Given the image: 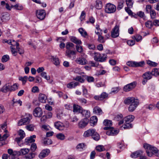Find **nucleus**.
<instances>
[{"instance_id": "48", "label": "nucleus", "mask_w": 159, "mask_h": 159, "mask_svg": "<svg viewBox=\"0 0 159 159\" xmlns=\"http://www.w3.org/2000/svg\"><path fill=\"white\" fill-rule=\"evenodd\" d=\"M152 7L150 5H148L146 6V11L147 13H149L151 11H152Z\"/></svg>"}, {"instance_id": "62", "label": "nucleus", "mask_w": 159, "mask_h": 159, "mask_svg": "<svg viewBox=\"0 0 159 159\" xmlns=\"http://www.w3.org/2000/svg\"><path fill=\"white\" fill-rule=\"evenodd\" d=\"M129 8L128 7H125V10L129 15L133 16V13Z\"/></svg>"}, {"instance_id": "55", "label": "nucleus", "mask_w": 159, "mask_h": 159, "mask_svg": "<svg viewBox=\"0 0 159 159\" xmlns=\"http://www.w3.org/2000/svg\"><path fill=\"white\" fill-rule=\"evenodd\" d=\"M147 63L151 66H156L157 65V63L154 62L150 60H148L147 61Z\"/></svg>"}, {"instance_id": "41", "label": "nucleus", "mask_w": 159, "mask_h": 159, "mask_svg": "<svg viewBox=\"0 0 159 159\" xmlns=\"http://www.w3.org/2000/svg\"><path fill=\"white\" fill-rule=\"evenodd\" d=\"M43 143L45 145H50L52 143V141L51 139H45L43 141Z\"/></svg>"}, {"instance_id": "32", "label": "nucleus", "mask_w": 159, "mask_h": 159, "mask_svg": "<svg viewBox=\"0 0 159 159\" xmlns=\"http://www.w3.org/2000/svg\"><path fill=\"white\" fill-rule=\"evenodd\" d=\"M152 74L151 72H147L144 73L143 77V78L146 80H150L152 78Z\"/></svg>"}, {"instance_id": "29", "label": "nucleus", "mask_w": 159, "mask_h": 159, "mask_svg": "<svg viewBox=\"0 0 159 159\" xmlns=\"http://www.w3.org/2000/svg\"><path fill=\"white\" fill-rule=\"evenodd\" d=\"M73 107L74 112H80L82 110V108L80 106L75 104L73 105Z\"/></svg>"}, {"instance_id": "58", "label": "nucleus", "mask_w": 159, "mask_h": 159, "mask_svg": "<svg viewBox=\"0 0 159 159\" xmlns=\"http://www.w3.org/2000/svg\"><path fill=\"white\" fill-rule=\"evenodd\" d=\"M146 27L149 28H151L153 25V24L151 21H148L145 23Z\"/></svg>"}, {"instance_id": "30", "label": "nucleus", "mask_w": 159, "mask_h": 159, "mask_svg": "<svg viewBox=\"0 0 159 159\" xmlns=\"http://www.w3.org/2000/svg\"><path fill=\"white\" fill-rule=\"evenodd\" d=\"M2 43H7L9 45H11L12 46H15L17 42H16L14 40L11 39L7 40L3 39L2 40Z\"/></svg>"}, {"instance_id": "45", "label": "nucleus", "mask_w": 159, "mask_h": 159, "mask_svg": "<svg viewBox=\"0 0 159 159\" xmlns=\"http://www.w3.org/2000/svg\"><path fill=\"white\" fill-rule=\"evenodd\" d=\"M76 48L77 52L80 53H82L83 51V48L80 45H76Z\"/></svg>"}, {"instance_id": "3", "label": "nucleus", "mask_w": 159, "mask_h": 159, "mask_svg": "<svg viewBox=\"0 0 159 159\" xmlns=\"http://www.w3.org/2000/svg\"><path fill=\"white\" fill-rule=\"evenodd\" d=\"M94 55L93 57L94 60L96 61L102 62L105 61L107 58V55L105 54H100L99 53L94 52L92 53V56H93V54Z\"/></svg>"}, {"instance_id": "21", "label": "nucleus", "mask_w": 159, "mask_h": 159, "mask_svg": "<svg viewBox=\"0 0 159 159\" xmlns=\"http://www.w3.org/2000/svg\"><path fill=\"white\" fill-rule=\"evenodd\" d=\"M36 138V136L33 135L30 137L26 138L25 140V142L26 144L28 145L30 143L34 142L35 141L34 139Z\"/></svg>"}, {"instance_id": "14", "label": "nucleus", "mask_w": 159, "mask_h": 159, "mask_svg": "<svg viewBox=\"0 0 159 159\" xmlns=\"http://www.w3.org/2000/svg\"><path fill=\"white\" fill-rule=\"evenodd\" d=\"M75 61L77 63L82 65H85L88 63V61L86 58L82 57L77 58L76 60Z\"/></svg>"}, {"instance_id": "42", "label": "nucleus", "mask_w": 159, "mask_h": 159, "mask_svg": "<svg viewBox=\"0 0 159 159\" xmlns=\"http://www.w3.org/2000/svg\"><path fill=\"white\" fill-rule=\"evenodd\" d=\"M152 75H154L155 76H157L159 75V71H158V69L157 68L153 69L151 72Z\"/></svg>"}, {"instance_id": "49", "label": "nucleus", "mask_w": 159, "mask_h": 159, "mask_svg": "<svg viewBox=\"0 0 159 159\" xmlns=\"http://www.w3.org/2000/svg\"><path fill=\"white\" fill-rule=\"evenodd\" d=\"M41 76L44 77L45 79L47 80H49L50 79V77L49 76H47V73L45 72H42L40 74Z\"/></svg>"}, {"instance_id": "53", "label": "nucleus", "mask_w": 159, "mask_h": 159, "mask_svg": "<svg viewBox=\"0 0 159 159\" xmlns=\"http://www.w3.org/2000/svg\"><path fill=\"white\" fill-rule=\"evenodd\" d=\"M96 149L98 152H101L104 151L105 149L102 145H99L96 147Z\"/></svg>"}, {"instance_id": "35", "label": "nucleus", "mask_w": 159, "mask_h": 159, "mask_svg": "<svg viewBox=\"0 0 159 159\" xmlns=\"http://www.w3.org/2000/svg\"><path fill=\"white\" fill-rule=\"evenodd\" d=\"M134 116L132 115H130L127 116L125 118V122H132L134 120Z\"/></svg>"}, {"instance_id": "18", "label": "nucleus", "mask_w": 159, "mask_h": 159, "mask_svg": "<svg viewBox=\"0 0 159 159\" xmlns=\"http://www.w3.org/2000/svg\"><path fill=\"white\" fill-rule=\"evenodd\" d=\"M103 123L104 125L107 126L103 128L104 130H107L111 127V126L112 125V121L111 120H104Z\"/></svg>"}, {"instance_id": "10", "label": "nucleus", "mask_w": 159, "mask_h": 159, "mask_svg": "<svg viewBox=\"0 0 159 159\" xmlns=\"http://www.w3.org/2000/svg\"><path fill=\"white\" fill-rule=\"evenodd\" d=\"M33 114L34 116L39 117L42 116L43 112L40 108L37 107L34 110Z\"/></svg>"}, {"instance_id": "64", "label": "nucleus", "mask_w": 159, "mask_h": 159, "mask_svg": "<svg viewBox=\"0 0 159 159\" xmlns=\"http://www.w3.org/2000/svg\"><path fill=\"white\" fill-rule=\"evenodd\" d=\"M144 64V61H142L139 62H135V67L142 66Z\"/></svg>"}, {"instance_id": "52", "label": "nucleus", "mask_w": 159, "mask_h": 159, "mask_svg": "<svg viewBox=\"0 0 159 159\" xmlns=\"http://www.w3.org/2000/svg\"><path fill=\"white\" fill-rule=\"evenodd\" d=\"M56 137L57 138L61 140H63L65 138V135L62 134V133H59L57 135Z\"/></svg>"}, {"instance_id": "19", "label": "nucleus", "mask_w": 159, "mask_h": 159, "mask_svg": "<svg viewBox=\"0 0 159 159\" xmlns=\"http://www.w3.org/2000/svg\"><path fill=\"white\" fill-rule=\"evenodd\" d=\"M55 127L60 130H63L65 128V126L63 124L59 121L56 122L55 124Z\"/></svg>"}, {"instance_id": "51", "label": "nucleus", "mask_w": 159, "mask_h": 159, "mask_svg": "<svg viewBox=\"0 0 159 159\" xmlns=\"http://www.w3.org/2000/svg\"><path fill=\"white\" fill-rule=\"evenodd\" d=\"M9 59V57L7 55H4L2 57V61L3 62H6Z\"/></svg>"}, {"instance_id": "13", "label": "nucleus", "mask_w": 159, "mask_h": 159, "mask_svg": "<svg viewBox=\"0 0 159 159\" xmlns=\"http://www.w3.org/2000/svg\"><path fill=\"white\" fill-rule=\"evenodd\" d=\"M50 152V150L48 149L43 150L39 154V157L40 159H42L47 156Z\"/></svg>"}, {"instance_id": "33", "label": "nucleus", "mask_w": 159, "mask_h": 159, "mask_svg": "<svg viewBox=\"0 0 159 159\" xmlns=\"http://www.w3.org/2000/svg\"><path fill=\"white\" fill-rule=\"evenodd\" d=\"M92 138L96 141H98L100 138V136L99 134L96 131L95 129H94L93 133L92 136Z\"/></svg>"}, {"instance_id": "47", "label": "nucleus", "mask_w": 159, "mask_h": 159, "mask_svg": "<svg viewBox=\"0 0 159 159\" xmlns=\"http://www.w3.org/2000/svg\"><path fill=\"white\" fill-rule=\"evenodd\" d=\"M74 80L78 81L81 83H83L84 81V79L80 76H78L74 78Z\"/></svg>"}, {"instance_id": "40", "label": "nucleus", "mask_w": 159, "mask_h": 159, "mask_svg": "<svg viewBox=\"0 0 159 159\" xmlns=\"http://www.w3.org/2000/svg\"><path fill=\"white\" fill-rule=\"evenodd\" d=\"M34 126L33 124H29L25 126L26 129L30 131H33L34 129Z\"/></svg>"}, {"instance_id": "16", "label": "nucleus", "mask_w": 159, "mask_h": 159, "mask_svg": "<svg viewBox=\"0 0 159 159\" xmlns=\"http://www.w3.org/2000/svg\"><path fill=\"white\" fill-rule=\"evenodd\" d=\"M11 84L8 83L5 84L1 88V90L3 93H6L8 91L11 92Z\"/></svg>"}, {"instance_id": "57", "label": "nucleus", "mask_w": 159, "mask_h": 159, "mask_svg": "<svg viewBox=\"0 0 159 159\" xmlns=\"http://www.w3.org/2000/svg\"><path fill=\"white\" fill-rule=\"evenodd\" d=\"M85 79L89 82H93L94 80L93 77L91 76H86Z\"/></svg>"}, {"instance_id": "17", "label": "nucleus", "mask_w": 159, "mask_h": 159, "mask_svg": "<svg viewBox=\"0 0 159 159\" xmlns=\"http://www.w3.org/2000/svg\"><path fill=\"white\" fill-rule=\"evenodd\" d=\"M18 134L20 136V137L16 138L15 139V141H16L18 143L25 136V134L24 132L21 129L19 130L18 132Z\"/></svg>"}, {"instance_id": "1", "label": "nucleus", "mask_w": 159, "mask_h": 159, "mask_svg": "<svg viewBox=\"0 0 159 159\" xmlns=\"http://www.w3.org/2000/svg\"><path fill=\"white\" fill-rule=\"evenodd\" d=\"M124 103L127 105H129L128 110L129 111H133L137 108L139 104V101L134 97H128L125 99Z\"/></svg>"}, {"instance_id": "37", "label": "nucleus", "mask_w": 159, "mask_h": 159, "mask_svg": "<svg viewBox=\"0 0 159 159\" xmlns=\"http://www.w3.org/2000/svg\"><path fill=\"white\" fill-rule=\"evenodd\" d=\"M12 7H13L14 9L17 10H22L23 8L22 6L19 3H17L14 5H12Z\"/></svg>"}, {"instance_id": "50", "label": "nucleus", "mask_w": 159, "mask_h": 159, "mask_svg": "<svg viewBox=\"0 0 159 159\" xmlns=\"http://www.w3.org/2000/svg\"><path fill=\"white\" fill-rule=\"evenodd\" d=\"M126 124L124 125L123 128L124 129H128L132 127V125L129 122H125Z\"/></svg>"}, {"instance_id": "38", "label": "nucleus", "mask_w": 159, "mask_h": 159, "mask_svg": "<svg viewBox=\"0 0 159 159\" xmlns=\"http://www.w3.org/2000/svg\"><path fill=\"white\" fill-rule=\"evenodd\" d=\"M102 7V3L100 0H97L96 1L95 7L98 9H101Z\"/></svg>"}, {"instance_id": "8", "label": "nucleus", "mask_w": 159, "mask_h": 159, "mask_svg": "<svg viewBox=\"0 0 159 159\" xmlns=\"http://www.w3.org/2000/svg\"><path fill=\"white\" fill-rule=\"evenodd\" d=\"M136 82L134 81L125 86L123 88L125 92L129 91L133 89L136 86Z\"/></svg>"}, {"instance_id": "7", "label": "nucleus", "mask_w": 159, "mask_h": 159, "mask_svg": "<svg viewBox=\"0 0 159 159\" xmlns=\"http://www.w3.org/2000/svg\"><path fill=\"white\" fill-rule=\"evenodd\" d=\"M76 52L75 51L67 50L66 52V55L71 60H74L76 58Z\"/></svg>"}, {"instance_id": "24", "label": "nucleus", "mask_w": 159, "mask_h": 159, "mask_svg": "<svg viewBox=\"0 0 159 159\" xmlns=\"http://www.w3.org/2000/svg\"><path fill=\"white\" fill-rule=\"evenodd\" d=\"M95 33L98 36V41L99 43H104L105 41V39L104 37L102 36V34H99V33L97 32L96 31H95Z\"/></svg>"}, {"instance_id": "56", "label": "nucleus", "mask_w": 159, "mask_h": 159, "mask_svg": "<svg viewBox=\"0 0 159 159\" xmlns=\"http://www.w3.org/2000/svg\"><path fill=\"white\" fill-rule=\"evenodd\" d=\"M28 79V77L27 76H25L24 77H21L19 78V80H20L22 81L23 84H25L26 82Z\"/></svg>"}, {"instance_id": "54", "label": "nucleus", "mask_w": 159, "mask_h": 159, "mask_svg": "<svg viewBox=\"0 0 159 159\" xmlns=\"http://www.w3.org/2000/svg\"><path fill=\"white\" fill-rule=\"evenodd\" d=\"M18 86L17 84H15L12 85H11V92L14 91L18 89Z\"/></svg>"}, {"instance_id": "63", "label": "nucleus", "mask_w": 159, "mask_h": 159, "mask_svg": "<svg viewBox=\"0 0 159 159\" xmlns=\"http://www.w3.org/2000/svg\"><path fill=\"white\" fill-rule=\"evenodd\" d=\"M79 101L82 104H85L87 103V100L83 98H80L78 99Z\"/></svg>"}, {"instance_id": "26", "label": "nucleus", "mask_w": 159, "mask_h": 159, "mask_svg": "<svg viewBox=\"0 0 159 159\" xmlns=\"http://www.w3.org/2000/svg\"><path fill=\"white\" fill-rule=\"evenodd\" d=\"M79 83L78 82H71L68 84L67 85V87L69 89H72L75 88L77 85H79Z\"/></svg>"}, {"instance_id": "31", "label": "nucleus", "mask_w": 159, "mask_h": 159, "mask_svg": "<svg viewBox=\"0 0 159 159\" xmlns=\"http://www.w3.org/2000/svg\"><path fill=\"white\" fill-rule=\"evenodd\" d=\"M51 60L53 63L57 66H59L60 64V61L59 58L56 57L52 56Z\"/></svg>"}, {"instance_id": "44", "label": "nucleus", "mask_w": 159, "mask_h": 159, "mask_svg": "<svg viewBox=\"0 0 159 159\" xmlns=\"http://www.w3.org/2000/svg\"><path fill=\"white\" fill-rule=\"evenodd\" d=\"M16 49L18 51V53L20 54H21L24 53V50L23 49H20L19 47V43H16Z\"/></svg>"}, {"instance_id": "59", "label": "nucleus", "mask_w": 159, "mask_h": 159, "mask_svg": "<svg viewBox=\"0 0 159 159\" xmlns=\"http://www.w3.org/2000/svg\"><path fill=\"white\" fill-rule=\"evenodd\" d=\"M133 39L135 40L137 42H139L142 39V37L139 35H136L133 37Z\"/></svg>"}, {"instance_id": "9", "label": "nucleus", "mask_w": 159, "mask_h": 159, "mask_svg": "<svg viewBox=\"0 0 159 159\" xmlns=\"http://www.w3.org/2000/svg\"><path fill=\"white\" fill-rule=\"evenodd\" d=\"M36 15L37 17L41 20L44 19L45 16V12L43 10H40L37 11Z\"/></svg>"}, {"instance_id": "23", "label": "nucleus", "mask_w": 159, "mask_h": 159, "mask_svg": "<svg viewBox=\"0 0 159 159\" xmlns=\"http://www.w3.org/2000/svg\"><path fill=\"white\" fill-rule=\"evenodd\" d=\"M93 112L97 115H100L103 113L102 109L98 106L95 107L94 108Z\"/></svg>"}, {"instance_id": "20", "label": "nucleus", "mask_w": 159, "mask_h": 159, "mask_svg": "<svg viewBox=\"0 0 159 159\" xmlns=\"http://www.w3.org/2000/svg\"><path fill=\"white\" fill-rule=\"evenodd\" d=\"M97 121V117L96 116H93L90 118L89 123L91 126H93L96 125Z\"/></svg>"}, {"instance_id": "36", "label": "nucleus", "mask_w": 159, "mask_h": 159, "mask_svg": "<svg viewBox=\"0 0 159 159\" xmlns=\"http://www.w3.org/2000/svg\"><path fill=\"white\" fill-rule=\"evenodd\" d=\"M80 113L83 116L85 117V118L89 117L90 116V113L89 111L88 110H82Z\"/></svg>"}, {"instance_id": "25", "label": "nucleus", "mask_w": 159, "mask_h": 159, "mask_svg": "<svg viewBox=\"0 0 159 159\" xmlns=\"http://www.w3.org/2000/svg\"><path fill=\"white\" fill-rule=\"evenodd\" d=\"M70 39L71 42L76 44V45H80L82 44L81 41L75 37L71 36L70 37Z\"/></svg>"}, {"instance_id": "2", "label": "nucleus", "mask_w": 159, "mask_h": 159, "mask_svg": "<svg viewBox=\"0 0 159 159\" xmlns=\"http://www.w3.org/2000/svg\"><path fill=\"white\" fill-rule=\"evenodd\" d=\"M143 147L146 150V152L148 156L151 157L154 154H156L155 155L157 157H159V153H158V150L156 147L147 143L144 144Z\"/></svg>"}, {"instance_id": "4", "label": "nucleus", "mask_w": 159, "mask_h": 159, "mask_svg": "<svg viewBox=\"0 0 159 159\" xmlns=\"http://www.w3.org/2000/svg\"><path fill=\"white\" fill-rule=\"evenodd\" d=\"M32 118V116L30 114H27L25 117L21 119L18 121V125L21 126L29 124Z\"/></svg>"}, {"instance_id": "39", "label": "nucleus", "mask_w": 159, "mask_h": 159, "mask_svg": "<svg viewBox=\"0 0 159 159\" xmlns=\"http://www.w3.org/2000/svg\"><path fill=\"white\" fill-rule=\"evenodd\" d=\"M125 2L123 0H120L118 3L117 7V9L118 10H121L123 7Z\"/></svg>"}, {"instance_id": "28", "label": "nucleus", "mask_w": 159, "mask_h": 159, "mask_svg": "<svg viewBox=\"0 0 159 159\" xmlns=\"http://www.w3.org/2000/svg\"><path fill=\"white\" fill-rule=\"evenodd\" d=\"M94 129H89L85 131L83 135V136L85 137H87L91 136L93 133Z\"/></svg>"}, {"instance_id": "34", "label": "nucleus", "mask_w": 159, "mask_h": 159, "mask_svg": "<svg viewBox=\"0 0 159 159\" xmlns=\"http://www.w3.org/2000/svg\"><path fill=\"white\" fill-rule=\"evenodd\" d=\"M30 151V150L27 148H24L21 149L19 151H18L20 152L19 154H18V156L20 155H24L27 154Z\"/></svg>"}, {"instance_id": "43", "label": "nucleus", "mask_w": 159, "mask_h": 159, "mask_svg": "<svg viewBox=\"0 0 159 159\" xmlns=\"http://www.w3.org/2000/svg\"><path fill=\"white\" fill-rule=\"evenodd\" d=\"M74 45L71 43H68L66 45V48L67 50H70L74 47Z\"/></svg>"}, {"instance_id": "6", "label": "nucleus", "mask_w": 159, "mask_h": 159, "mask_svg": "<svg viewBox=\"0 0 159 159\" xmlns=\"http://www.w3.org/2000/svg\"><path fill=\"white\" fill-rule=\"evenodd\" d=\"M119 25H116L111 32V36L113 38L118 37L119 34Z\"/></svg>"}, {"instance_id": "46", "label": "nucleus", "mask_w": 159, "mask_h": 159, "mask_svg": "<svg viewBox=\"0 0 159 159\" xmlns=\"http://www.w3.org/2000/svg\"><path fill=\"white\" fill-rule=\"evenodd\" d=\"M126 2L127 5L129 8H131L132 7L133 4L132 0H126Z\"/></svg>"}, {"instance_id": "11", "label": "nucleus", "mask_w": 159, "mask_h": 159, "mask_svg": "<svg viewBox=\"0 0 159 159\" xmlns=\"http://www.w3.org/2000/svg\"><path fill=\"white\" fill-rule=\"evenodd\" d=\"M106 132V134L108 135L115 136L117 135L119 132L118 129H115L112 127H111Z\"/></svg>"}, {"instance_id": "12", "label": "nucleus", "mask_w": 159, "mask_h": 159, "mask_svg": "<svg viewBox=\"0 0 159 159\" xmlns=\"http://www.w3.org/2000/svg\"><path fill=\"white\" fill-rule=\"evenodd\" d=\"M8 153L9 154V159H14L15 156L18 155V154H19L20 152L17 151H13V150L11 149H9L8 150Z\"/></svg>"}, {"instance_id": "60", "label": "nucleus", "mask_w": 159, "mask_h": 159, "mask_svg": "<svg viewBox=\"0 0 159 159\" xmlns=\"http://www.w3.org/2000/svg\"><path fill=\"white\" fill-rule=\"evenodd\" d=\"M85 146L84 143H79L76 147V149H82Z\"/></svg>"}, {"instance_id": "15", "label": "nucleus", "mask_w": 159, "mask_h": 159, "mask_svg": "<svg viewBox=\"0 0 159 159\" xmlns=\"http://www.w3.org/2000/svg\"><path fill=\"white\" fill-rule=\"evenodd\" d=\"M89 122V120L88 118H85L82 120L79 123V126L80 128H83L85 127Z\"/></svg>"}, {"instance_id": "5", "label": "nucleus", "mask_w": 159, "mask_h": 159, "mask_svg": "<svg viewBox=\"0 0 159 159\" xmlns=\"http://www.w3.org/2000/svg\"><path fill=\"white\" fill-rule=\"evenodd\" d=\"M116 10V6L111 3H107L105 7V11L107 13H112L115 12Z\"/></svg>"}, {"instance_id": "61", "label": "nucleus", "mask_w": 159, "mask_h": 159, "mask_svg": "<svg viewBox=\"0 0 159 159\" xmlns=\"http://www.w3.org/2000/svg\"><path fill=\"white\" fill-rule=\"evenodd\" d=\"M14 100L15 99L13 98L12 100V101L13 102L12 105L13 106H16V104H19L20 106H21L22 105V102L20 100H19L18 101H15Z\"/></svg>"}, {"instance_id": "27", "label": "nucleus", "mask_w": 159, "mask_h": 159, "mask_svg": "<svg viewBox=\"0 0 159 159\" xmlns=\"http://www.w3.org/2000/svg\"><path fill=\"white\" fill-rule=\"evenodd\" d=\"M47 97L44 94H40L39 97V100L41 102L45 103L46 102Z\"/></svg>"}, {"instance_id": "22", "label": "nucleus", "mask_w": 159, "mask_h": 159, "mask_svg": "<svg viewBox=\"0 0 159 159\" xmlns=\"http://www.w3.org/2000/svg\"><path fill=\"white\" fill-rule=\"evenodd\" d=\"M143 152L142 151H138L132 153L131 155V157L132 158H135L138 157H139L140 155H142L143 154Z\"/></svg>"}]
</instances>
